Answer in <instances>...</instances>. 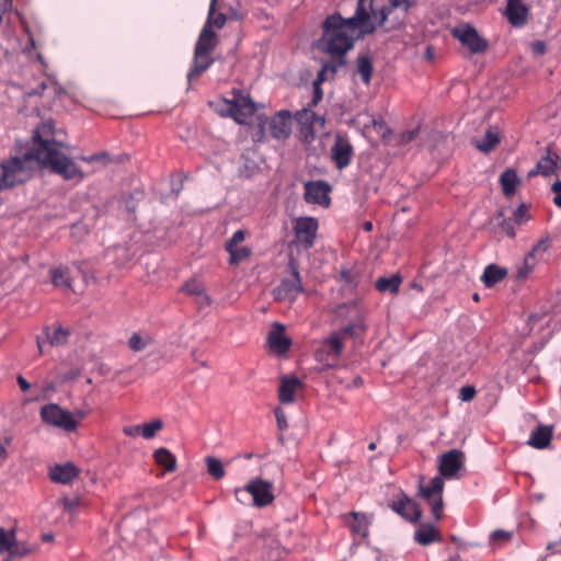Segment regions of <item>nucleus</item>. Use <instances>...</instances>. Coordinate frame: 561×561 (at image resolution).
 <instances>
[{
    "label": "nucleus",
    "mask_w": 561,
    "mask_h": 561,
    "mask_svg": "<svg viewBox=\"0 0 561 561\" xmlns=\"http://www.w3.org/2000/svg\"><path fill=\"white\" fill-rule=\"evenodd\" d=\"M33 151L36 161L66 181L80 182L83 178L81 168L64 152L62 141L55 139V125L51 121L44 122L33 131Z\"/></svg>",
    "instance_id": "1"
},
{
    "label": "nucleus",
    "mask_w": 561,
    "mask_h": 561,
    "mask_svg": "<svg viewBox=\"0 0 561 561\" xmlns=\"http://www.w3.org/2000/svg\"><path fill=\"white\" fill-rule=\"evenodd\" d=\"M270 131L273 138L278 140L287 139L291 131V113L283 110L276 113L270 122Z\"/></svg>",
    "instance_id": "16"
},
{
    "label": "nucleus",
    "mask_w": 561,
    "mask_h": 561,
    "mask_svg": "<svg viewBox=\"0 0 561 561\" xmlns=\"http://www.w3.org/2000/svg\"><path fill=\"white\" fill-rule=\"evenodd\" d=\"M41 417L48 425L72 432L78 426V421L71 412L61 409L58 404H46L41 409Z\"/></svg>",
    "instance_id": "7"
},
{
    "label": "nucleus",
    "mask_w": 561,
    "mask_h": 561,
    "mask_svg": "<svg viewBox=\"0 0 561 561\" xmlns=\"http://www.w3.org/2000/svg\"><path fill=\"white\" fill-rule=\"evenodd\" d=\"M50 278L51 283L55 287L59 288H70V277H69V270L66 267H56L50 270Z\"/></svg>",
    "instance_id": "35"
},
{
    "label": "nucleus",
    "mask_w": 561,
    "mask_h": 561,
    "mask_svg": "<svg viewBox=\"0 0 561 561\" xmlns=\"http://www.w3.org/2000/svg\"><path fill=\"white\" fill-rule=\"evenodd\" d=\"M390 8L389 13L392 9H400L403 13H407L412 7L416 4V0H388Z\"/></svg>",
    "instance_id": "47"
},
{
    "label": "nucleus",
    "mask_w": 561,
    "mask_h": 561,
    "mask_svg": "<svg viewBox=\"0 0 561 561\" xmlns=\"http://www.w3.org/2000/svg\"><path fill=\"white\" fill-rule=\"evenodd\" d=\"M217 1L218 0H210L209 12L204 27L213 28V26H215L217 28H222L226 24L227 16L224 13L216 12Z\"/></svg>",
    "instance_id": "34"
},
{
    "label": "nucleus",
    "mask_w": 561,
    "mask_h": 561,
    "mask_svg": "<svg viewBox=\"0 0 561 561\" xmlns=\"http://www.w3.org/2000/svg\"><path fill=\"white\" fill-rule=\"evenodd\" d=\"M323 34L318 47L332 56H344L358 35L340 13L329 15L322 23Z\"/></svg>",
    "instance_id": "3"
},
{
    "label": "nucleus",
    "mask_w": 561,
    "mask_h": 561,
    "mask_svg": "<svg viewBox=\"0 0 561 561\" xmlns=\"http://www.w3.org/2000/svg\"><path fill=\"white\" fill-rule=\"evenodd\" d=\"M230 257V264H238L251 255V249L248 247L232 245L230 250H226Z\"/></svg>",
    "instance_id": "42"
},
{
    "label": "nucleus",
    "mask_w": 561,
    "mask_h": 561,
    "mask_svg": "<svg viewBox=\"0 0 561 561\" xmlns=\"http://www.w3.org/2000/svg\"><path fill=\"white\" fill-rule=\"evenodd\" d=\"M302 291L301 280L297 268H293L291 277L284 278L278 286L273 289V296L278 301L294 302Z\"/></svg>",
    "instance_id": "12"
},
{
    "label": "nucleus",
    "mask_w": 561,
    "mask_h": 561,
    "mask_svg": "<svg viewBox=\"0 0 561 561\" xmlns=\"http://www.w3.org/2000/svg\"><path fill=\"white\" fill-rule=\"evenodd\" d=\"M548 251L547 240H539L530 250L526 256V265L528 266V260L534 261L537 256H542Z\"/></svg>",
    "instance_id": "45"
},
{
    "label": "nucleus",
    "mask_w": 561,
    "mask_h": 561,
    "mask_svg": "<svg viewBox=\"0 0 561 561\" xmlns=\"http://www.w3.org/2000/svg\"><path fill=\"white\" fill-rule=\"evenodd\" d=\"M277 331H271L267 336V343L271 350L277 352L278 354H285L290 345L291 341L284 335V325L280 323H275Z\"/></svg>",
    "instance_id": "21"
},
{
    "label": "nucleus",
    "mask_w": 561,
    "mask_h": 561,
    "mask_svg": "<svg viewBox=\"0 0 561 561\" xmlns=\"http://www.w3.org/2000/svg\"><path fill=\"white\" fill-rule=\"evenodd\" d=\"M79 472V469L72 462H66L51 467L49 478L56 483L69 484L78 477Z\"/></svg>",
    "instance_id": "20"
},
{
    "label": "nucleus",
    "mask_w": 561,
    "mask_h": 561,
    "mask_svg": "<svg viewBox=\"0 0 561 561\" xmlns=\"http://www.w3.org/2000/svg\"><path fill=\"white\" fill-rule=\"evenodd\" d=\"M496 219L499 221V226L501 227L502 231L510 238H514L516 236V231L514 228V219H506L503 217V213L500 211L496 216Z\"/></svg>",
    "instance_id": "46"
},
{
    "label": "nucleus",
    "mask_w": 561,
    "mask_h": 561,
    "mask_svg": "<svg viewBox=\"0 0 561 561\" xmlns=\"http://www.w3.org/2000/svg\"><path fill=\"white\" fill-rule=\"evenodd\" d=\"M152 343L150 335H141L139 333H133L128 340V346L134 352H141Z\"/></svg>",
    "instance_id": "41"
},
{
    "label": "nucleus",
    "mask_w": 561,
    "mask_h": 561,
    "mask_svg": "<svg viewBox=\"0 0 561 561\" xmlns=\"http://www.w3.org/2000/svg\"><path fill=\"white\" fill-rule=\"evenodd\" d=\"M519 183L520 179L514 169H506L500 176V184L505 196L513 195Z\"/></svg>",
    "instance_id": "28"
},
{
    "label": "nucleus",
    "mask_w": 561,
    "mask_h": 561,
    "mask_svg": "<svg viewBox=\"0 0 561 561\" xmlns=\"http://www.w3.org/2000/svg\"><path fill=\"white\" fill-rule=\"evenodd\" d=\"M560 168L561 158L559 154L548 151V153L537 162L535 169L528 172V176L533 178L539 174L548 176L556 173V171Z\"/></svg>",
    "instance_id": "18"
},
{
    "label": "nucleus",
    "mask_w": 561,
    "mask_h": 561,
    "mask_svg": "<svg viewBox=\"0 0 561 561\" xmlns=\"http://www.w3.org/2000/svg\"><path fill=\"white\" fill-rule=\"evenodd\" d=\"M18 383H19L20 388L22 389V391H27L31 388L30 382L22 376L18 377Z\"/></svg>",
    "instance_id": "62"
},
{
    "label": "nucleus",
    "mask_w": 561,
    "mask_h": 561,
    "mask_svg": "<svg viewBox=\"0 0 561 561\" xmlns=\"http://www.w3.org/2000/svg\"><path fill=\"white\" fill-rule=\"evenodd\" d=\"M123 433L129 437L142 436L141 424L125 426Z\"/></svg>",
    "instance_id": "57"
},
{
    "label": "nucleus",
    "mask_w": 561,
    "mask_h": 561,
    "mask_svg": "<svg viewBox=\"0 0 561 561\" xmlns=\"http://www.w3.org/2000/svg\"><path fill=\"white\" fill-rule=\"evenodd\" d=\"M344 351V342L333 331L329 336L324 337L318 348L316 350L314 357L318 362L328 366H333L339 360Z\"/></svg>",
    "instance_id": "8"
},
{
    "label": "nucleus",
    "mask_w": 561,
    "mask_h": 561,
    "mask_svg": "<svg viewBox=\"0 0 561 561\" xmlns=\"http://www.w3.org/2000/svg\"><path fill=\"white\" fill-rule=\"evenodd\" d=\"M551 191L554 193L553 203L561 207V181H556L551 186Z\"/></svg>",
    "instance_id": "58"
},
{
    "label": "nucleus",
    "mask_w": 561,
    "mask_h": 561,
    "mask_svg": "<svg viewBox=\"0 0 561 561\" xmlns=\"http://www.w3.org/2000/svg\"><path fill=\"white\" fill-rule=\"evenodd\" d=\"M305 187V201L307 203L318 204L328 206L330 204L329 193L331 191V186L328 182L318 180V181H308L304 185Z\"/></svg>",
    "instance_id": "14"
},
{
    "label": "nucleus",
    "mask_w": 561,
    "mask_h": 561,
    "mask_svg": "<svg viewBox=\"0 0 561 561\" xmlns=\"http://www.w3.org/2000/svg\"><path fill=\"white\" fill-rule=\"evenodd\" d=\"M528 219H529L528 207L526 204H520L514 211V222L517 225H522V224L528 221Z\"/></svg>",
    "instance_id": "48"
},
{
    "label": "nucleus",
    "mask_w": 561,
    "mask_h": 561,
    "mask_svg": "<svg viewBox=\"0 0 561 561\" xmlns=\"http://www.w3.org/2000/svg\"><path fill=\"white\" fill-rule=\"evenodd\" d=\"M530 49L535 56H541L546 53L547 45L543 41H536L530 44Z\"/></svg>",
    "instance_id": "55"
},
{
    "label": "nucleus",
    "mask_w": 561,
    "mask_h": 561,
    "mask_svg": "<svg viewBox=\"0 0 561 561\" xmlns=\"http://www.w3.org/2000/svg\"><path fill=\"white\" fill-rule=\"evenodd\" d=\"M182 290L191 296H203V306H209L211 304L210 297L205 290V286L196 278L187 280L183 285Z\"/></svg>",
    "instance_id": "32"
},
{
    "label": "nucleus",
    "mask_w": 561,
    "mask_h": 561,
    "mask_svg": "<svg viewBox=\"0 0 561 561\" xmlns=\"http://www.w3.org/2000/svg\"><path fill=\"white\" fill-rule=\"evenodd\" d=\"M366 331V325L362 320L352 322L344 328L334 331L341 340L344 342L345 339L363 334Z\"/></svg>",
    "instance_id": "37"
},
{
    "label": "nucleus",
    "mask_w": 561,
    "mask_h": 561,
    "mask_svg": "<svg viewBox=\"0 0 561 561\" xmlns=\"http://www.w3.org/2000/svg\"><path fill=\"white\" fill-rule=\"evenodd\" d=\"M350 516L353 518V522L350 524L351 530L359 535L362 537H366L368 534V520L365 515L352 512Z\"/></svg>",
    "instance_id": "36"
},
{
    "label": "nucleus",
    "mask_w": 561,
    "mask_h": 561,
    "mask_svg": "<svg viewBox=\"0 0 561 561\" xmlns=\"http://www.w3.org/2000/svg\"><path fill=\"white\" fill-rule=\"evenodd\" d=\"M275 416L277 422V427L279 431H285L288 427L285 412L280 408L275 409Z\"/></svg>",
    "instance_id": "52"
},
{
    "label": "nucleus",
    "mask_w": 561,
    "mask_h": 561,
    "mask_svg": "<svg viewBox=\"0 0 561 561\" xmlns=\"http://www.w3.org/2000/svg\"><path fill=\"white\" fill-rule=\"evenodd\" d=\"M402 278L398 275H391L390 277H379L376 280V288L380 293L396 294L399 291Z\"/></svg>",
    "instance_id": "33"
},
{
    "label": "nucleus",
    "mask_w": 561,
    "mask_h": 561,
    "mask_svg": "<svg viewBox=\"0 0 561 561\" xmlns=\"http://www.w3.org/2000/svg\"><path fill=\"white\" fill-rule=\"evenodd\" d=\"M451 35L462 45L467 46L472 54L483 53L488 48V42L468 23L455 26L451 30Z\"/></svg>",
    "instance_id": "9"
},
{
    "label": "nucleus",
    "mask_w": 561,
    "mask_h": 561,
    "mask_svg": "<svg viewBox=\"0 0 561 561\" xmlns=\"http://www.w3.org/2000/svg\"><path fill=\"white\" fill-rule=\"evenodd\" d=\"M373 61L368 55H359L356 60V73L365 84H369L373 75Z\"/></svg>",
    "instance_id": "31"
},
{
    "label": "nucleus",
    "mask_w": 561,
    "mask_h": 561,
    "mask_svg": "<svg viewBox=\"0 0 561 561\" xmlns=\"http://www.w3.org/2000/svg\"><path fill=\"white\" fill-rule=\"evenodd\" d=\"M319 224L313 217H300L294 225L295 238L305 249L314 245Z\"/></svg>",
    "instance_id": "11"
},
{
    "label": "nucleus",
    "mask_w": 561,
    "mask_h": 561,
    "mask_svg": "<svg viewBox=\"0 0 561 561\" xmlns=\"http://www.w3.org/2000/svg\"><path fill=\"white\" fill-rule=\"evenodd\" d=\"M463 453L459 449H451L443 454L438 465L440 476L434 477L426 486L420 484L419 494L428 503L436 520L443 516L444 480L442 477L453 478L463 466Z\"/></svg>",
    "instance_id": "2"
},
{
    "label": "nucleus",
    "mask_w": 561,
    "mask_h": 561,
    "mask_svg": "<svg viewBox=\"0 0 561 561\" xmlns=\"http://www.w3.org/2000/svg\"><path fill=\"white\" fill-rule=\"evenodd\" d=\"M391 508L404 519L416 523L422 517L419 504L402 493L397 501H393Z\"/></svg>",
    "instance_id": "15"
},
{
    "label": "nucleus",
    "mask_w": 561,
    "mask_h": 561,
    "mask_svg": "<svg viewBox=\"0 0 561 561\" xmlns=\"http://www.w3.org/2000/svg\"><path fill=\"white\" fill-rule=\"evenodd\" d=\"M416 134H417V130H416V129H415V130H411V131L403 133V134H402V140H403V141H411V140H413V139L415 138Z\"/></svg>",
    "instance_id": "63"
},
{
    "label": "nucleus",
    "mask_w": 561,
    "mask_h": 561,
    "mask_svg": "<svg viewBox=\"0 0 561 561\" xmlns=\"http://www.w3.org/2000/svg\"><path fill=\"white\" fill-rule=\"evenodd\" d=\"M216 46L217 36L215 31L209 27H203V30L199 33L197 43L195 45V50L211 53Z\"/></svg>",
    "instance_id": "27"
},
{
    "label": "nucleus",
    "mask_w": 561,
    "mask_h": 561,
    "mask_svg": "<svg viewBox=\"0 0 561 561\" xmlns=\"http://www.w3.org/2000/svg\"><path fill=\"white\" fill-rule=\"evenodd\" d=\"M331 158L340 170H343L351 163L353 158V146L346 136H335L334 144L331 148Z\"/></svg>",
    "instance_id": "13"
},
{
    "label": "nucleus",
    "mask_w": 561,
    "mask_h": 561,
    "mask_svg": "<svg viewBox=\"0 0 561 561\" xmlns=\"http://www.w3.org/2000/svg\"><path fill=\"white\" fill-rule=\"evenodd\" d=\"M552 438V427L540 425L533 431L528 445L537 449H543L549 446Z\"/></svg>",
    "instance_id": "24"
},
{
    "label": "nucleus",
    "mask_w": 561,
    "mask_h": 561,
    "mask_svg": "<svg viewBox=\"0 0 561 561\" xmlns=\"http://www.w3.org/2000/svg\"><path fill=\"white\" fill-rule=\"evenodd\" d=\"M476 388L473 386H463L459 392V399L463 402L471 401L476 396Z\"/></svg>",
    "instance_id": "50"
},
{
    "label": "nucleus",
    "mask_w": 561,
    "mask_h": 561,
    "mask_svg": "<svg viewBox=\"0 0 561 561\" xmlns=\"http://www.w3.org/2000/svg\"><path fill=\"white\" fill-rule=\"evenodd\" d=\"M439 535L433 525H421L414 534V540L422 546L438 541Z\"/></svg>",
    "instance_id": "29"
},
{
    "label": "nucleus",
    "mask_w": 561,
    "mask_h": 561,
    "mask_svg": "<svg viewBox=\"0 0 561 561\" xmlns=\"http://www.w3.org/2000/svg\"><path fill=\"white\" fill-rule=\"evenodd\" d=\"M506 275V268L500 267L496 264H490L484 268V272L481 276V282L484 284L486 288H491L502 279H504Z\"/></svg>",
    "instance_id": "25"
},
{
    "label": "nucleus",
    "mask_w": 561,
    "mask_h": 561,
    "mask_svg": "<svg viewBox=\"0 0 561 561\" xmlns=\"http://www.w3.org/2000/svg\"><path fill=\"white\" fill-rule=\"evenodd\" d=\"M80 159L82 161H85V162H93V161H104V162H108L110 161V154L105 151L103 152H100V153H94L90 157H80Z\"/></svg>",
    "instance_id": "53"
},
{
    "label": "nucleus",
    "mask_w": 561,
    "mask_h": 561,
    "mask_svg": "<svg viewBox=\"0 0 561 561\" xmlns=\"http://www.w3.org/2000/svg\"><path fill=\"white\" fill-rule=\"evenodd\" d=\"M228 115L233 117L238 123H244L248 116L255 112V105L250 98H240L232 102H227Z\"/></svg>",
    "instance_id": "17"
},
{
    "label": "nucleus",
    "mask_w": 561,
    "mask_h": 561,
    "mask_svg": "<svg viewBox=\"0 0 561 561\" xmlns=\"http://www.w3.org/2000/svg\"><path fill=\"white\" fill-rule=\"evenodd\" d=\"M79 497L64 499V507L66 510H75L79 505Z\"/></svg>",
    "instance_id": "61"
},
{
    "label": "nucleus",
    "mask_w": 561,
    "mask_h": 561,
    "mask_svg": "<svg viewBox=\"0 0 561 561\" xmlns=\"http://www.w3.org/2000/svg\"><path fill=\"white\" fill-rule=\"evenodd\" d=\"M162 428L163 422L160 419H156L150 422L144 423L141 424L142 437L145 439H152Z\"/></svg>",
    "instance_id": "43"
},
{
    "label": "nucleus",
    "mask_w": 561,
    "mask_h": 561,
    "mask_svg": "<svg viewBox=\"0 0 561 561\" xmlns=\"http://www.w3.org/2000/svg\"><path fill=\"white\" fill-rule=\"evenodd\" d=\"M205 463L207 466V472L211 478L215 480H220L225 477L226 470L222 462L218 458L214 456H207L205 458Z\"/></svg>",
    "instance_id": "38"
},
{
    "label": "nucleus",
    "mask_w": 561,
    "mask_h": 561,
    "mask_svg": "<svg viewBox=\"0 0 561 561\" xmlns=\"http://www.w3.org/2000/svg\"><path fill=\"white\" fill-rule=\"evenodd\" d=\"M214 62L210 53H204L194 49V62L187 73V80L191 82L206 71Z\"/></svg>",
    "instance_id": "23"
},
{
    "label": "nucleus",
    "mask_w": 561,
    "mask_h": 561,
    "mask_svg": "<svg viewBox=\"0 0 561 561\" xmlns=\"http://www.w3.org/2000/svg\"><path fill=\"white\" fill-rule=\"evenodd\" d=\"M388 15L389 9L386 7L376 9L374 0H357L355 14L345 21L358 32V35H365L373 33L378 25L383 24Z\"/></svg>",
    "instance_id": "4"
},
{
    "label": "nucleus",
    "mask_w": 561,
    "mask_h": 561,
    "mask_svg": "<svg viewBox=\"0 0 561 561\" xmlns=\"http://www.w3.org/2000/svg\"><path fill=\"white\" fill-rule=\"evenodd\" d=\"M327 71H331L332 73H334L336 71V68L330 64H325L318 72V76L313 82V85H320L325 80Z\"/></svg>",
    "instance_id": "51"
},
{
    "label": "nucleus",
    "mask_w": 561,
    "mask_h": 561,
    "mask_svg": "<svg viewBox=\"0 0 561 561\" xmlns=\"http://www.w3.org/2000/svg\"><path fill=\"white\" fill-rule=\"evenodd\" d=\"M491 538L493 541H508L512 538V533L497 529L492 533Z\"/></svg>",
    "instance_id": "56"
},
{
    "label": "nucleus",
    "mask_w": 561,
    "mask_h": 561,
    "mask_svg": "<svg viewBox=\"0 0 561 561\" xmlns=\"http://www.w3.org/2000/svg\"><path fill=\"white\" fill-rule=\"evenodd\" d=\"M245 239V232L241 229L237 230L232 237L227 240L225 244L226 250H230L232 245H239V243L243 242Z\"/></svg>",
    "instance_id": "49"
},
{
    "label": "nucleus",
    "mask_w": 561,
    "mask_h": 561,
    "mask_svg": "<svg viewBox=\"0 0 561 561\" xmlns=\"http://www.w3.org/2000/svg\"><path fill=\"white\" fill-rule=\"evenodd\" d=\"M297 121L300 124L299 136L306 144L316 139V126L323 127L325 119L317 115L311 108H302L297 112Z\"/></svg>",
    "instance_id": "10"
},
{
    "label": "nucleus",
    "mask_w": 561,
    "mask_h": 561,
    "mask_svg": "<svg viewBox=\"0 0 561 561\" xmlns=\"http://www.w3.org/2000/svg\"><path fill=\"white\" fill-rule=\"evenodd\" d=\"M36 160L34 151L26 152L23 157H11L0 163L2 175L0 178V190L10 188L22 184L31 179L33 173V161Z\"/></svg>",
    "instance_id": "5"
},
{
    "label": "nucleus",
    "mask_w": 561,
    "mask_h": 561,
    "mask_svg": "<svg viewBox=\"0 0 561 561\" xmlns=\"http://www.w3.org/2000/svg\"><path fill=\"white\" fill-rule=\"evenodd\" d=\"M34 551H35V547H30L24 543H19L18 541H15L13 548L11 549L10 553L8 554V560L14 559V558H23Z\"/></svg>",
    "instance_id": "44"
},
{
    "label": "nucleus",
    "mask_w": 561,
    "mask_h": 561,
    "mask_svg": "<svg viewBox=\"0 0 561 561\" xmlns=\"http://www.w3.org/2000/svg\"><path fill=\"white\" fill-rule=\"evenodd\" d=\"M45 335L53 346H60L65 345L68 341L69 331L62 329L61 327H58L54 330L53 333H50V329H45Z\"/></svg>",
    "instance_id": "39"
},
{
    "label": "nucleus",
    "mask_w": 561,
    "mask_h": 561,
    "mask_svg": "<svg viewBox=\"0 0 561 561\" xmlns=\"http://www.w3.org/2000/svg\"><path fill=\"white\" fill-rule=\"evenodd\" d=\"M153 459L156 463L162 467L167 472H173L176 470V458L168 448L160 447L154 450Z\"/></svg>",
    "instance_id": "26"
},
{
    "label": "nucleus",
    "mask_w": 561,
    "mask_h": 561,
    "mask_svg": "<svg viewBox=\"0 0 561 561\" xmlns=\"http://www.w3.org/2000/svg\"><path fill=\"white\" fill-rule=\"evenodd\" d=\"M500 142V133L495 127H490L483 138L480 141H477L476 147L482 152L492 151L495 146Z\"/></svg>",
    "instance_id": "30"
},
{
    "label": "nucleus",
    "mask_w": 561,
    "mask_h": 561,
    "mask_svg": "<svg viewBox=\"0 0 561 561\" xmlns=\"http://www.w3.org/2000/svg\"><path fill=\"white\" fill-rule=\"evenodd\" d=\"M16 541L15 537V530L10 529L5 530L4 528L0 527V553H10L11 549L13 548L14 543Z\"/></svg>",
    "instance_id": "40"
},
{
    "label": "nucleus",
    "mask_w": 561,
    "mask_h": 561,
    "mask_svg": "<svg viewBox=\"0 0 561 561\" xmlns=\"http://www.w3.org/2000/svg\"><path fill=\"white\" fill-rule=\"evenodd\" d=\"M234 496L241 504H247L251 496L253 506L265 507L274 501V486L270 481L255 478L250 480L244 486L236 488Z\"/></svg>",
    "instance_id": "6"
},
{
    "label": "nucleus",
    "mask_w": 561,
    "mask_h": 561,
    "mask_svg": "<svg viewBox=\"0 0 561 561\" xmlns=\"http://www.w3.org/2000/svg\"><path fill=\"white\" fill-rule=\"evenodd\" d=\"M301 387V381L296 377H283L278 390V399L288 404L295 401V392Z\"/></svg>",
    "instance_id": "22"
},
{
    "label": "nucleus",
    "mask_w": 561,
    "mask_h": 561,
    "mask_svg": "<svg viewBox=\"0 0 561 561\" xmlns=\"http://www.w3.org/2000/svg\"><path fill=\"white\" fill-rule=\"evenodd\" d=\"M505 16L513 26L520 27L527 22L528 8L523 0H507Z\"/></svg>",
    "instance_id": "19"
},
{
    "label": "nucleus",
    "mask_w": 561,
    "mask_h": 561,
    "mask_svg": "<svg viewBox=\"0 0 561 561\" xmlns=\"http://www.w3.org/2000/svg\"><path fill=\"white\" fill-rule=\"evenodd\" d=\"M535 266V262L528 260V266L526 265V263L524 264V267H522L518 273H517V277L518 278H525L528 273L534 268Z\"/></svg>",
    "instance_id": "60"
},
{
    "label": "nucleus",
    "mask_w": 561,
    "mask_h": 561,
    "mask_svg": "<svg viewBox=\"0 0 561 561\" xmlns=\"http://www.w3.org/2000/svg\"><path fill=\"white\" fill-rule=\"evenodd\" d=\"M313 90H314L313 98H312L311 102L309 103L308 108H310L311 106H316L322 100V96H323L320 85H313Z\"/></svg>",
    "instance_id": "59"
},
{
    "label": "nucleus",
    "mask_w": 561,
    "mask_h": 561,
    "mask_svg": "<svg viewBox=\"0 0 561 561\" xmlns=\"http://www.w3.org/2000/svg\"><path fill=\"white\" fill-rule=\"evenodd\" d=\"M13 437L11 435L5 436L3 439L0 438V458L7 459L8 458V451L7 447L12 444Z\"/></svg>",
    "instance_id": "54"
},
{
    "label": "nucleus",
    "mask_w": 561,
    "mask_h": 561,
    "mask_svg": "<svg viewBox=\"0 0 561 561\" xmlns=\"http://www.w3.org/2000/svg\"><path fill=\"white\" fill-rule=\"evenodd\" d=\"M43 541L49 542L54 539V536L51 534H44L42 536Z\"/></svg>",
    "instance_id": "64"
}]
</instances>
